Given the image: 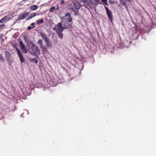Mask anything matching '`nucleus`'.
<instances>
[{"label": "nucleus", "mask_w": 156, "mask_h": 156, "mask_svg": "<svg viewBox=\"0 0 156 156\" xmlns=\"http://www.w3.org/2000/svg\"><path fill=\"white\" fill-rule=\"evenodd\" d=\"M30 44L32 45V47L29 51V53L33 56L39 58L38 55L40 54L41 51L38 47L32 41H30Z\"/></svg>", "instance_id": "1"}, {"label": "nucleus", "mask_w": 156, "mask_h": 156, "mask_svg": "<svg viewBox=\"0 0 156 156\" xmlns=\"http://www.w3.org/2000/svg\"><path fill=\"white\" fill-rule=\"evenodd\" d=\"M67 29V27H62V23L61 22L58 23L53 28V30L56 32H62L63 30Z\"/></svg>", "instance_id": "2"}, {"label": "nucleus", "mask_w": 156, "mask_h": 156, "mask_svg": "<svg viewBox=\"0 0 156 156\" xmlns=\"http://www.w3.org/2000/svg\"><path fill=\"white\" fill-rule=\"evenodd\" d=\"M29 15V13L26 12H24L20 14L18 16L17 21H19L23 20L25 18Z\"/></svg>", "instance_id": "3"}, {"label": "nucleus", "mask_w": 156, "mask_h": 156, "mask_svg": "<svg viewBox=\"0 0 156 156\" xmlns=\"http://www.w3.org/2000/svg\"><path fill=\"white\" fill-rule=\"evenodd\" d=\"M105 8L106 10V13L107 14V15L109 18L110 21L111 22L112 21V20L113 19V16L112 15V13L111 11H110L108 8L106 7V6H105Z\"/></svg>", "instance_id": "4"}, {"label": "nucleus", "mask_w": 156, "mask_h": 156, "mask_svg": "<svg viewBox=\"0 0 156 156\" xmlns=\"http://www.w3.org/2000/svg\"><path fill=\"white\" fill-rule=\"evenodd\" d=\"M66 17L65 16H63L61 18V21L62 22L64 23L63 24V26L64 27H67V29L70 28L71 27V24H69L68 22L66 23L65 22L66 21Z\"/></svg>", "instance_id": "5"}, {"label": "nucleus", "mask_w": 156, "mask_h": 156, "mask_svg": "<svg viewBox=\"0 0 156 156\" xmlns=\"http://www.w3.org/2000/svg\"><path fill=\"white\" fill-rule=\"evenodd\" d=\"M16 50L18 56L20 58L21 62L23 63L24 62L25 60L22 55V54L20 51L17 48H16Z\"/></svg>", "instance_id": "6"}, {"label": "nucleus", "mask_w": 156, "mask_h": 156, "mask_svg": "<svg viewBox=\"0 0 156 156\" xmlns=\"http://www.w3.org/2000/svg\"><path fill=\"white\" fill-rule=\"evenodd\" d=\"M72 3L73 4L74 8L78 10L80 9L81 5L80 3L77 2L76 0H73L72 1Z\"/></svg>", "instance_id": "7"}, {"label": "nucleus", "mask_w": 156, "mask_h": 156, "mask_svg": "<svg viewBox=\"0 0 156 156\" xmlns=\"http://www.w3.org/2000/svg\"><path fill=\"white\" fill-rule=\"evenodd\" d=\"M5 56L6 59L7 61L9 62H12L10 58V54L8 51H6L5 52Z\"/></svg>", "instance_id": "8"}, {"label": "nucleus", "mask_w": 156, "mask_h": 156, "mask_svg": "<svg viewBox=\"0 0 156 156\" xmlns=\"http://www.w3.org/2000/svg\"><path fill=\"white\" fill-rule=\"evenodd\" d=\"M40 34L41 36L45 41H47L49 39L48 37L46 34L43 32H40Z\"/></svg>", "instance_id": "9"}, {"label": "nucleus", "mask_w": 156, "mask_h": 156, "mask_svg": "<svg viewBox=\"0 0 156 156\" xmlns=\"http://www.w3.org/2000/svg\"><path fill=\"white\" fill-rule=\"evenodd\" d=\"M65 17H67V20L69 22H72V19L69 12L65 13Z\"/></svg>", "instance_id": "10"}, {"label": "nucleus", "mask_w": 156, "mask_h": 156, "mask_svg": "<svg viewBox=\"0 0 156 156\" xmlns=\"http://www.w3.org/2000/svg\"><path fill=\"white\" fill-rule=\"evenodd\" d=\"M93 4V2L91 0H88L86 3L83 5L87 8H88V7L92 5Z\"/></svg>", "instance_id": "11"}, {"label": "nucleus", "mask_w": 156, "mask_h": 156, "mask_svg": "<svg viewBox=\"0 0 156 156\" xmlns=\"http://www.w3.org/2000/svg\"><path fill=\"white\" fill-rule=\"evenodd\" d=\"M19 45L20 46V48H21V49L22 50H25V53H27V51H26L25 50V49H26L25 47V45H24V44H23V41H20Z\"/></svg>", "instance_id": "12"}, {"label": "nucleus", "mask_w": 156, "mask_h": 156, "mask_svg": "<svg viewBox=\"0 0 156 156\" xmlns=\"http://www.w3.org/2000/svg\"><path fill=\"white\" fill-rule=\"evenodd\" d=\"M8 17L7 16L4 17L0 20V23H2L7 22L8 21Z\"/></svg>", "instance_id": "13"}, {"label": "nucleus", "mask_w": 156, "mask_h": 156, "mask_svg": "<svg viewBox=\"0 0 156 156\" xmlns=\"http://www.w3.org/2000/svg\"><path fill=\"white\" fill-rule=\"evenodd\" d=\"M42 49V51L43 54H46L48 52V50L45 46H43L42 48H41Z\"/></svg>", "instance_id": "14"}, {"label": "nucleus", "mask_w": 156, "mask_h": 156, "mask_svg": "<svg viewBox=\"0 0 156 156\" xmlns=\"http://www.w3.org/2000/svg\"><path fill=\"white\" fill-rule=\"evenodd\" d=\"M38 8V6L37 5H33L30 7V9L31 10H35Z\"/></svg>", "instance_id": "15"}, {"label": "nucleus", "mask_w": 156, "mask_h": 156, "mask_svg": "<svg viewBox=\"0 0 156 156\" xmlns=\"http://www.w3.org/2000/svg\"><path fill=\"white\" fill-rule=\"evenodd\" d=\"M43 41L41 39H39L37 43L40 46V48H42V47L43 46Z\"/></svg>", "instance_id": "16"}, {"label": "nucleus", "mask_w": 156, "mask_h": 156, "mask_svg": "<svg viewBox=\"0 0 156 156\" xmlns=\"http://www.w3.org/2000/svg\"><path fill=\"white\" fill-rule=\"evenodd\" d=\"M46 43V46L48 48H51L52 47L51 45L50 41L49 39L47 41H45Z\"/></svg>", "instance_id": "17"}, {"label": "nucleus", "mask_w": 156, "mask_h": 156, "mask_svg": "<svg viewBox=\"0 0 156 156\" xmlns=\"http://www.w3.org/2000/svg\"><path fill=\"white\" fill-rule=\"evenodd\" d=\"M62 32H56L58 36L61 39H62L63 38V35L62 33Z\"/></svg>", "instance_id": "18"}, {"label": "nucleus", "mask_w": 156, "mask_h": 156, "mask_svg": "<svg viewBox=\"0 0 156 156\" xmlns=\"http://www.w3.org/2000/svg\"><path fill=\"white\" fill-rule=\"evenodd\" d=\"M44 22V20L43 19H42L41 20H39L37 21L36 23L37 24L39 25L41 23H42Z\"/></svg>", "instance_id": "19"}, {"label": "nucleus", "mask_w": 156, "mask_h": 156, "mask_svg": "<svg viewBox=\"0 0 156 156\" xmlns=\"http://www.w3.org/2000/svg\"><path fill=\"white\" fill-rule=\"evenodd\" d=\"M30 61L31 62H34L35 64H37L38 62L37 60L35 58L31 59Z\"/></svg>", "instance_id": "20"}, {"label": "nucleus", "mask_w": 156, "mask_h": 156, "mask_svg": "<svg viewBox=\"0 0 156 156\" xmlns=\"http://www.w3.org/2000/svg\"><path fill=\"white\" fill-rule=\"evenodd\" d=\"M55 10V7L54 6L51 7L50 10V12H53Z\"/></svg>", "instance_id": "21"}, {"label": "nucleus", "mask_w": 156, "mask_h": 156, "mask_svg": "<svg viewBox=\"0 0 156 156\" xmlns=\"http://www.w3.org/2000/svg\"><path fill=\"white\" fill-rule=\"evenodd\" d=\"M37 13H36L34 12V13H31L30 14V16L32 19L33 17H35V16H37Z\"/></svg>", "instance_id": "22"}, {"label": "nucleus", "mask_w": 156, "mask_h": 156, "mask_svg": "<svg viewBox=\"0 0 156 156\" xmlns=\"http://www.w3.org/2000/svg\"><path fill=\"white\" fill-rule=\"evenodd\" d=\"M5 27V25L4 24L0 25V31L3 28Z\"/></svg>", "instance_id": "23"}, {"label": "nucleus", "mask_w": 156, "mask_h": 156, "mask_svg": "<svg viewBox=\"0 0 156 156\" xmlns=\"http://www.w3.org/2000/svg\"><path fill=\"white\" fill-rule=\"evenodd\" d=\"M0 60L2 61L3 62H5L4 59L3 58L2 56L1 55V54H0Z\"/></svg>", "instance_id": "24"}, {"label": "nucleus", "mask_w": 156, "mask_h": 156, "mask_svg": "<svg viewBox=\"0 0 156 156\" xmlns=\"http://www.w3.org/2000/svg\"><path fill=\"white\" fill-rule=\"evenodd\" d=\"M69 10H71V11L74 12L76 11L75 9L73 8V7L69 9Z\"/></svg>", "instance_id": "25"}, {"label": "nucleus", "mask_w": 156, "mask_h": 156, "mask_svg": "<svg viewBox=\"0 0 156 156\" xmlns=\"http://www.w3.org/2000/svg\"><path fill=\"white\" fill-rule=\"evenodd\" d=\"M109 2L112 4H113L115 3V2L114 0H109Z\"/></svg>", "instance_id": "26"}, {"label": "nucleus", "mask_w": 156, "mask_h": 156, "mask_svg": "<svg viewBox=\"0 0 156 156\" xmlns=\"http://www.w3.org/2000/svg\"><path fill=\"white\" fill-rule=\"evenodd\" d=\"M88 0H81V1L85 4Z\"/></svg>", "instance_id": "27"}, {"label": "nucleus", "mask_w": 156, "mask_h": 156, "mask_svg": "<svg viewBox=\"0 0 156 156\" xmlns=\"http://www.w3.org/2000/svg\"><path fill=\"white\" fill-rule=\"evenodd\" d=\"M79 14L78 13V11H76L75 12H74V15L76 16H77L79 15Z\"/></svg>", "instance_id": "28"}, {"label": "nucleus", "mask_w": 156, "mask_h": 156, "mask_svg": "<svg viewBox=\"0 0 156 156\" xmlns=\"http://www.w3.org/2000/svg\"><path fill=\"white\" fill-rule=\"evenodd\" d=\"M18 36L17 34L15 33L13 35V37L14 38H16Z\"/></svg>", "instance_id": "29"}, {"label": "nucleus", "mask_w": 156, "mask_h": 156, "mask_svg": "<svg viewBox=\"0 0 156 156\" xmlns=\"http://www.w3.org/2000/svg\"><path fill=\"white\" fill-rule=\"evenodd\" d=\"M32 28H33L32 27L29 26L28 27L27 30H30Z\"/></svg>", "instance_id": "30"}, {"label": "nucleus", "mask_w": 156, "mask_h": 156, "mask_svg": "<svg viewBox=\"0 0 156 156\" xmlns=\"http://www.w3.org/2000/svg\"><path fill=\"white\" fill-rule=\"evenodd\" d=\"M30 25L34 28L35 27V23H31V24Z\"/></svg>", "instance_id": "31"}, {"label": "nucleus", "mask_w": 156, "mask_h": 156, "mask_svg": "<svg viewBox=\"0 0 156 156\" xmlns=\"http://www.w3.org/2000/svg\"><path fill=\"white\" fill-rule=\"evenodd\" d=\"M64 2H65V1L64 0H61V2H60V4L61 5H62L64 4Z\"/></svg>", "instance_id": "32"}, {"label": "nucleus", "mask_w": 156, "mask_h": 156, "mask_svg": "<svg viewBox=\"0 0 156 156\" xmlns=\"http://www.w3.org/2000/svg\"><path fill=\"white\" fill-rule=\"evenodd\" d=\"M31 19V18L30 16H29V17H28L26 19V20H30Z\"/></svg>", "instance_id": "33"}, {"label": "nucleus", "mask_w": 156, "mask_h": 156, "mask_svg": "<svg viewBox=\"0 0 156 156\" xmlns=\"http://www.w3.org/2000/svg\"><path fill=\"white\" fill-rule=\"evenodd\" d=\"M102 2H103L104 4L105 3V2H107V0H101Z\"/></svg>", "instance_id": "34"}, {"label": "nucleus", "mask_w": 156, "mask_h": 156, "mask_svg": "<svg viewBox=\"0 0 156 156\" xmlns=\"http://www.w3.org/2000/svg\"><path fill=\"white\" fill-rule=\"evenodd\" d=\"M96 2V3H95V5L96 6L98 4H101V3H100L99 0V3H98L97 2Z\"/></svg>", "instance_id": "35"}, {"label": "nucleus", "mask_w": 156, "mask_h": 156, "mask_svg": "<svg viewBox=\"0 0 156 156\" xmlns=\"http://www.w3.org/2000/svg\"><path fill=\"white\" fill-rule=\"evenodd\" d=\"M0 41H2V42H3L4 41V40L3 38L0 37Z\"/></svg>", "instance_id": "36"}, {"label": "nucleus", "mask_w": 156, "mask_h": 156, "mask_svg": "<svg viewBox=\"0 0 156 156\" xmlns=\"http://www.w3.org/2000/svg\"><path fill=\"white\" fill-rule=\"evenodd\" d=\"M122 3H123L124 2L125 0H119Z\"/></svg>", "instance_id": "37"}, {"label": "nucleus", "mask_w": 156, "mask_h": 156, "mask_svg": "<svg viewBox=\"0 0 156 156\" xmlns=\"http://www.w3.org/2000/svg\"><path fill=\"white\" fill-rule=\"evenodd\" d=\"M95 2H97L98 3H99V0H94Z\"/></svg>", "instance_id": "38"}, {"label": "nucleus", "mask_w": 156, "mask_h": 156, "mask_svg": "<svg viewBox=\"0 0 156 156\" xmlns=\"http://www.w3.org/2000/svg\"><path fill=\"white\" fill-rule=\"evenodd\" d=\"M59 9V7L58 5H57V7L56 8L57 10H58Z\"/></svg>", "instance_id": "39"}, {"label": "nucleus", "mask_w": 156, "mask_h": 156, "mask_svg": "<svg viewBox=\"0 0 156 156\" xmlns=\"http://www.w3.org/2000/svg\"><path fill=\"white\" fill-rule=\"evenodd\" d=\"M104 4H105V5H108V4H107V2H105V3H104Z\"/></svg>", "instance_id": "40"}]
</instances>
